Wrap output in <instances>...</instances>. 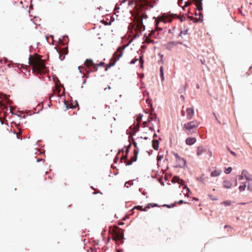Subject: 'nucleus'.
Returning a JSON list of instances; mask_svg holds the SVG:
<instances>
[{
  "mask_svg": "<svg viewBox=\"0 0 252 252\" xmlns=\"http://www.w3.org/2000/svg\"><path fill=\"white\" fill-rule=\"evenodd\" d=\"M45 60H42L40 56L37 54L30 56L29 63L32 66V71L38 74H45L47 71V68L45 64Z\"/></svg>",
  "mask_w": 252,
  "mask_h": 252,
  "instance_id": "f257e3e1",
  "label": "nucleus"
},
{
  "mask_svg": "<svg viewBox=\"0 0 252 252\" xmlns=\"http://www.w3.org/2000/svg\"><path fill=\"white\" fill-rule=\"evenodd\" d=\"M158 0H148L142 6L141 8H139L136 11L137 17L139 18L138 25L143 26V20L147 19L148 15L146 14V11H148L151 8H153L157 4Z\"/></svg>",
  "mask_w": 252,
  "mask_h": 252,
  "instance_id": "f03ea898",
  "label": "nucleus"
},
{
  "mask_svg": "<svg viewBox=\"0 0 252 252\" xmlns=\"http://www.w3.org/2000/svg\"><path fill=\"white\" fill-rule=\"evenodd\" d=\"M111 240L115 242V245H120L124 243V237L123 229L116 224L111 225Z\"/></svg>",
  "mask_w": 252,
  "mask_h": 252,
  "instance_id": "7ed1b4c3",
  "label": "nucleus"
},
{
  "mask_svg": "<svg viewBox=\"0 0 252 252\" xmlns=\"http://www.w3.org/2000/svg\"><path fill=\"white\" fill-rule=\"evenodd\" d=\"M124 48L121 46L117 48L116 51L113 54L111 57V67L114 66L116 62L122 57Z\"/></svg>",
  "mask_w": 252,
  "mask_h": 252,
  "instance_id": "20e7f679",
  "label": "nucleus"
},
{
  "mask_svg": "<svg viewBox=\"0 0 252 252\" xmlns=\"http://www.w3.org/2000/svg\"><path fill=\"white\" fill-rule=\"evenodd\" d=\"M159 206H160L157 203H150L147 204V205L144 208H143V206L141 205L135 206L133 209L130 210V212H132L134 209H136L140 211L145 212L147 211V210L150 209L151 207H159Z\"/></svg>",
  "mask_w": 252,
  "mask_h": 252,
  "instance_id": "39448f33",
  "label": "nucleus"
},
{
  "mask_svg": "<svg viewBox=\"0 0 252 252\" xmlns=\"http://www.w3.org/2000/svg\"><path fill=\"white\" fill-rule=\"evenodd\" d=\"M199 125V123L197 121H191L184 125V128L188 131H190L192 129L197 128Z\"/></svg>",
  "mask_w": 252,
  "mask_h": 252,
  "instance_id": "423d86ee",
  "label": "nucleus"
},
{
  "mask_svg": "<svg viewBox=\"0 0 252 252\" xmlns=\"http://www.w3.org/2000/svg\"><path fill=\"white\" fill-rule=\"evenodd\" d=\"M177 44L183 45V43L182 41H173L169 42L166 44V49L169 51H171L172 50L174 46H177Z\"/></svg>",
  "mask_w": 252,
  "mask_h": 252,
  "instance_id": "0eeeda50",
  "label": "nucleus"
},
{
  "mask_svg": "<svg viewBox=\"0 0 252 252\" xmlns=\"http://www.w3.org/2000/svg\"><path fill=\"white\" fill-rule=\"evenodd\" d=\"M178 164L174 166L175 168H184L187 165V160L184 158H180L176 160Z\"/></svg>",
  "mask_w": 252,
  "mask_h": 252,
  "instance_id": "6e6552de",
  "label": "nucleus"
},
{
  "mask_svg": "<svg viewBox=\"0 0 252 252\" xmlns=\"http://www.w3.org/2000/svg\"><path fill=\"white\" fill-rule=\"evenodd\" d=\"M187 118L188 120H191L194 115V107L187 108L186 109Z\"/></svg>",
  "mask_w": 252,
  "mask_h": 252,
  "instance_id": "1a4fd4ad",
  "label": "nucleus"
},
{
  "mask_svg": "<svg viewBox=\"0 0 252 252\" xmlns=\"http://www.w3.org/2000/svg\"><path fill=\"white\" fill-rule=\"evenodd\" d=\"M140 128V125L139 122H137L135 126H131L129 127V129H131V134L133 135H135L136 133L139 131Z\"/></svg>",
  "mask_w": 252,
  "mask_h": 252,
  "instance_id": "9d476101",
  "label": "nucleus"
},
{
  "mask_svg": "<svg viewBox=\"0 0 252 252\" xmlns=\"http://www.w3.org/2000/svg\"><path fill=\"white\" fill-rule=\"evenodd\" d=\"M139 60V59L135 57L134 59H132L130 62V64H134L136 62ZM144 61L143 59V56L140 57L139 59V63H140V68H143Z\"/></svg>",
  "mask_w": 252,
  "mask_h": 252,
  "instance_id": "9b49d317",
  "label": "nucleus"
},
{
  "mask_svg": "<svg viewBox=\"0 0 252 252\" xmlns=\"http://www.w3.org/2000/svg\"><path fill=\"white\" fill-rule=\"evenodd\" d=\"M85 64L88 67H93L94 69V71L96 70V64L94 63L92 60L87 59L85 62Z\"/></svg>",
  "mask_w": 252,
  "mask_h": 252,
  "instance_id": "f8f14e48",
  "label": "nucleus"
},
{
  "mask_svg": "<svg viewBox=\"0 0 252 252\" xmlns=\"http://www.w3.org/2000/svg\"><path fill=\"white\" fill-rule=\"evenodd\" d=\"M196 142V138L193 137H189L186 139V144L189 146L193 145Z\"/></svg>",
  "mask_w": 252,
  "mask_h": 252,
  "instance_id": "ddd939ff",
  "label": "nucleus"
},
{
  "mask_svg": "<svg viewBox=\"0 0 252 252\" xmlns=\"http://www.w3.org/2000/svg\"><path fill=\"white\" fill-rule=\"evenodd\" d=\"M222 186L226 189H230L232 186V183L227 180H224L222 182Z\"/></svg>",
  "mask_w": 252,
  "mask_h": 252,
  "instance_id": "4468645a",
  "label": "nucleus"
},
{
  "mask_svg": "<svg viewBox=\"0 0 252 252\" xmlns=\"http://www.w3.org/2000/svg\"><path fill=\"white\" fill-rule=\"evenodd\" d=\"M67 51L66 49L63 48L59 52V58L61 61L63 60L65 58V55L67 54Z\"/></svg>",
  "mask_w": 252,
  "mask_h": 252,
  "instance_id": "2eb2a0df",
  "label": "nucleus"
},
{
  "mask_svg": "<svg viewBox=\"0 0 252 252\" xmlns=\"http://www.w3.org/2000/svg\"><path fill=\"white\" fill-rule=\"evenodd\" d=\"M206 151V149H205L203 146H199L197 148L196 150V154L198 156H199L202 154V153L205 152Z\"/></svg>",
  "mask_w": 252,
  "mask_h": 252,
  "instance_id": "dca6fc26",
  "label": "nucleus"
},
{
  "mask_svg": "<svg viewBox=\"0 0 252 252\" xmlns=\"http://www.w3.org/2000/svg\"><path fill=\"white\" fill-rule=\"evenodd\" d=\"M137 29L139 31H140V32L137 34L135 36V38H138L139 37H140V36L142 34V32L145 31V26L144 25H143V26H140L139 25H138V27H137Z\"/></svg>",
  "mask_w": 252,
  "mask_h": 252,
  "instance_id": "f3484780",
  "label": "nucleus"
},
{
  "mask_svg": "<svg viewBox=\"0 0 252 252\" xmlns=\"http://www.w3.org/2000/svg\"><path fill=\"white\" fill-rule=\"evenodd\" d=\"M152 147L155 150L158 151L159 148L158 140L153 139L152 140Z\"/></svg>",
  "mask_w": 252,
  "mask_h": 252,
  "instance_id": "a211bd4d",
  "label": "nucleus"
},
{
  "mask_svg": "<svg viewBox=\"0 0 252 252\" xmlns=\"http://www.w3.org/2000/svg\"><path fill=\"white\" fill-rule=\"evenodd\" d=\"M150 35L155 38H160L159 36V33L157 32L155 30H152L150 32Z\"/></svg>",
  "mask_w": 252,
  "mask_h": 252,
  "instance_id": "6ab92c4d",
  "label": "nucleus"
},
{
  "mask_svg": "<svg viewBox=\"0 0 252 252\" xmlns=\"http://www.w3.org/2000/svg\"><path fill=\"white\" fill-rule=\"evenodd\" d=\"M134 156L135 157H133L131 158V161L128 162L127 161H124L125 164L126 166H129V165H131L133 162H135L137 160L138 156H137V155Z\"/></svg>",
  "mask_w": 252,
  "mask_h": 252,
  "instance_id": "aec40b11",
  "label": "nucleus"
},
{
  "mask_svg": "<svg viewBox=\"0 0 252 252\" xmlns=\"http://www.w3.org/2000/svg\"><path fill=\"white\" fill-rule=\"evenodd\" d=\"M132 139L133 140V146H134L135 149L133 151L134 155L138 156V153H139V148L137 146V143L134 141V139L133 138H132Z\"/></svg>",
  "mask_w": 252,
  "mask_h": 252,
  "instance_id": "412c9836",
  "label": "nucleus"
},
{
  "mask_svg": "<svg viewBox=\"0 0 252 252\" xmlns=\"http://www.w3.org/2000/svg\"><path fill=\"white\" fill-rule=\"evenodd\" d=\"M130 148H131L130 144H129L127 146H125V148L126 149V155L123 156L124 158L128 159V153L129 152V150H130Z\"/></svg>",
  "mask_w": 252,
  "mask_h": 252,
  "instance_id": "4be33fe9",
  "label": "nucleus"
},
{
  "mask_svg": "<svg viewBox=\"0 0 252 252\" xmlns=\"http://www.w3.org/2000/svg\"><path fill=\"white\" fill-rule=\"evenodd\" d=\"M159 75L160 77L161 81H164V70L163 67L162 66H160L159 68Z\"/></svg>",
  "mask_w": 252,
  "mask_h": 252,
  "instance_id": "5701e85b",
  "label": "nucleus"
},
{
  "mask_svg": "<svg viewBox=\"0 0 252 252\" xmlns=\"http://www.w3.org/2000/svg\"><path fill=\"white\" fill-rule=\"evenodd\" d=\"M221 173V171L215 170L211 173V177H217L219 176Z\"/></svg>",
  "mask_w": 252,
  "mask_h": 252,
  "instance_id": "b1692460",
  "label": "nucleus"
},
{
  "mask_svg": "<svg viewBox=\"0 0 252 252\" xmlns=\"http://www.w3.org/2000/svg\"><path fill=\"white\" fill-rule=\"evenodd\" d=\"M119 154L120 153H122V156L121 157V161L122 163L123 162V159H127L126 158H124V157H123L124 155H126V150H125L124 149H119Z\"/></svg>",
  "mask_w": 252,
  "mask_h": 252,
  "instance_id": "393cba45",
  "label": "nucleus"
},
{
  "mask_svg": "<svg viewBox=\"0 0 252 252\" xmlns=\"http://www.w3.org/2000/svg\"><path fill=\"white\" fill-rule=\"evenodd\" d=\"M199 17L198 18H196L195 20L193 21V23H197L202 22L203 18V14L202 13H201L200 14H199Z\"/></svg>",
  "mask_w": 252,
  "mask_h": 252,
  "instance_id": "a878e982",
  "label": "nucleus"
},
{
  "mask_svg": "<svg viewBox=\"0 0 252 252\" xmlns=\"http://www.w3.org/2000/svg\"><path fill=\"white\" fill-rule=\"evenodd\" d=\"M151 123L150 116H149L147 121H144L142 123V126L143 127H147V124Z\"/></svg>",
  "mask_w": 252,
  "mask_h": 252,
  "instance_id": "bb28decb",
  "label": "nucleus"
},
{
  "mask_svg": "<svg viewBox=\"0 0 252 252\" xmlns=\"http://www.w3.org/2000/svg\"><path fill=\"white\" fill-rule=\"evenodd\" d=\"M189 31V28H188L186 30H184V31L181 30L180 32V33H179V34L178 35V36L179 37H182V34H184V35L188 34Z\"/></svg>",
  "mask_w": 252,
  "mask_h": 252,
  "instance_id": "cd10ccee",
  "label": "nucleus"
},
{
  "mask_svg": "<svg viewBox=\"0 0 252 252\" xmlns=\"http://www.w3.org/2000/svg\"><path fill=\"white\" fill-rule=\"evenodd\" d=\"M158 23H159L158 22L156 23V25H155L156 27L154 29L157 32H158V33H159V32H161L163 30L162 28L158 27Z\"/></svg>",
  "mask_w": 252,
  "mask_h": 252,
  "instance_id": "c85d7f7f",
  "label": "nucleus"
},
{
  "mask_svg": "<svg viewBox=\"0 0 252 252\" xmlns=\"http://www.w3.org/2000/svg\"><path fill=\"white\" fill-rule=\"evenodd\" d=\"M247 187L246 183H244L239 187V189L240 191H244L246 189V188Z\"/></svg>",
  "mask_w": 252,
  "mask_h": 252,
  "instance_id": "c756f323",
  "label": "nucleus"
},
{
  "mask_svg": "<svg viewBox=\"0 0 252 252\" xmlns=\"http://www.w3.org/2000/svg\"><path fill=\"white\" fill-rule=\"evenodd\" d=\"M232 201L230 200H225L220 203V204L224 205L225 206H228L231 204Z\"/></svg>",
  "mask_w": 252,
  "mask_h": 252,
  "instance_id": "7c9ffc66",
  "label": "nucleus"
},
{
  "mask_svg": "<svg viewBox=\"0 0 252 252\" xmlns=\"http://www.w3.org/2000/svg\"><path fill=\"white\" fill-rule=\"evenodd\" d=\"M65 104L66 105V108H74L75 107L74 105H73L72 103H70L69 102H65Z\"/></svg>",
  "mask_w": 252,
  "mask_h": 252,
  "instance_id": "2f4dec72",
  "label": "nucleus"
},
{
  "mask_svg": "<svg viewBox=\"0 0 252 252\" xmlns=\"http://www.w3.org/2000/svg\"><path fill=\"white\" fill-rule=\"evenodd\" d=\"M245 173H247V174H248V172L246 170H243L242 171V174L241 175H239L238 177V179L239 180H242L244 179V176Z\"/></svg>",
  "mask_w": 252,
  "mask_h": 252,
  "instance_id": "473e14b6",
  "label": "nucleus"
},
{
  "mask_svg": "<svg viewBox=\"0 0 252 252\" xmlns=\"http://www.w3.org/2000/svg\"><path fill=\"white\" fill-rule=\"evenodd\" d=\"M174 180H175V182H177L178 183L179 181H181V182H184V180L182 179H181L179 176H175L173 177V179Z\"/></svg>",
  "mask_w": 252,
  "mask_h": 252,
  "instance_id": "72a5a7b5",
  "label": "nucleus"
},
{
  "mask_svg": "<svg viewBox=\"0 0 252 252\" xmlns=\"http://www.w3.org/2000/svg\"><path fill=\"white\" fill-rule=\"evenodd\" d=\"M232 168L231 167H228L225 168L224 172L225 174H228L232 171Z\"/></svg>",
  "mask_w": 252,
  "mask_h": 252,
  "instance_id": "f704fd0d",
  "label": "nucleus"
},
{
  "mask_svg": "<svg viewBox=\"0 0 252 252\" xmlns=\"http://www.w3.org/2000/svg\"><path fill=\"white\" fill-rule=\"evenodd\" d=\"M163 154H162V155H159V154H158V155L157 158V162H158V163H157V165H158V166H159V165H158V162H159V161H160V160L163 158Z\"/></svg>",
  "mask_w": 252,
  "mask_h": 252,
  "instance_id": "c9c22d12",
  "label": "nucleus"
},
{
  "mask_svg": "<svg viewBox=\"0 0 252 252\" xmlns=\"http://www.w3.org/2000/svg\"><path fill=\"white\" fill-rule=\"evenodd\" d=\"M250 175L249 173L247 174V173H245L244 176V178L246 179L248 181H252V178L247 175Z\"/></svg>",
  "mask_w": 252,
  "mask_h": 252,
  "instance_id": "e433bc0d",
  "label": "nucleus"
},
{
  "mask_svg": "<svg viewBox=\"0 0 252 252\" xmlns=\"http://www.w3.org/2000/svg\"><path fill=\"white\" fill-rule=\"evenodd\" d=\"M208 197L211 200H214V201H216L219 199V198L217 196L214 197V196H213V195L212 194H209L208 195Z\"/></svg>",
  "mask_w": 252,
  "mask_h": 252,
  "instance_id": "4c0bfd02",
  "label": "nucleus"
},
{
  "mask_svg": "<svg viewBox=\"0 0 252 252\" xmlns=\"http://www.w3.org/2000/svg\"><path fill=\"white\" fill-rule=\"evenodd\" d=\"M183 203L188 204L189 203L188 202H185L183 200H180L179 201H175L174 202V204H175V205L177 204H178L179 205H181Z\"/></svg>",
  "mask_w": 252,
  "mask_h": 252,
  "instance_id": "58836bf2",
  "label": "nucleus"
},
{
  "mask_svg": "<svg viewBox=\"0 0 252 252\" xmlns=\"http://www.w3.org/2000/svg\"><path fill=\"white\" fill-rule=\"evenodd\" d=\"M197 10H198L199 11H202L203 10L202 3H197Z\"/></svg>",
  "mask_w": 252,
  "mask_h": 252,
  "instance_id": "ea45409f",
  "label": "nucleus"
},
{
  "mask_svg": "<svg viewBox=\"0 0 252 252\" xmlns=\"http://www.w3.org/2000/svg\"><path fill=\"white\" fill-rule=\"evenodd\" d=\"M162 206L163 207H166L167 208H172L173 207H175V204L174 203H171L170 204H164L162 205Z\"/></svg>",
  "mask_w": 252,
  "mask_h": 252,
  "instance_id": "a19ab883",
  "label": "nucleus"
},
{
  "mask_svg": "<svg viewBox=\"0 0 252 252\" xmlns=\"http://www.w3.org/2000/svg\"><path fill=\"white\" fill-rule=\"evenodd\" d=\"M136 117H137V122H139V123L140 121L142 120V119L143 117V115L142 114H139L136 115Z\"/></svg>",
  "mask_w": 252,
  "mask_h": 252,
  "instance_id": "79ce46f5",
  "label": "nucleus"
},
{
  "mask_svg": "<svg viewBox=\"0 0 252 252\" xmlns=\"http://www.w3.org/2000/svg\"><path fill=\"white\" fill-rule=\"evenodd\" d=\"M133 184V181L131 180V181H126V183H125V187H126V188H128V186H127V185H129L130 186H131Z\"/></svg>",
  "mask_w": 252,
  "mask_h": 252,
  "instance_id": "37998d69",
  "label": "nucleus"
},
{
  "mask_svg": "<svg viewBox=\"0 0 252 252\" xmlns=\"http://www.w3.org/2000/svg\"><path fill=\"white\" fill-rule=\"evenodd\" d=\"M150 118H151V122L152 121H156L158 119L156 113H154V115L152 117H150Z\"/></svg>",
  "mask_w": 252,
  "mask_h": 252,
  "instance_id": "c03bdc74",
  "label": "nucleus"
},
{
  "mask_svg": "<svg viewBox=\"0 0 252 252\" xmlns=\"http://www.w3.org/2000/svg\"><path fill=\"white\" fill-rule=\"evenodd\" d=\"M227 149L231 155H232L233 156H234L235 157L236 156V155H237L236 153L235 152H234V151L231 150V149L228 147H227Z\"/></svg>",
  "mask_w": 252,
  "mask_h": 252,
  "instance_id": "a18cd8bd",
  "label": "nucleus"
},
{
  "mask_svg": "<svg viewBox=\"0 0 252 252\" xmlns=\"http://www.w3.org/2000/svg\"><path fill=\"white\" fill-rule=\"evenodd\" d=\"M196 180L198 181L201 182L202 183H204V178L202 177V176L197 177L196 178Z\"/></svg>",
  "mask_w": 252,
  "mask_h": 252,
  "instance_id": "49530a36",
  "label": "nucleus"
},
{
  "mask_svg": "<svg viewBox=\"0 0 252 252\" xmlns=\"http://www.w3.org/2000/svg\"><path fill=\"white\" fill-rule=\"evenodd\" d=\"M186 90V84L184 86L183 88L182 89H180L179 91L180 93H182L183 92H185Z\"/></svg>",
  "mask_w": 252,
  "mask_h": 252,
  "instance_id": "de8ad7c7",
  "label": "nucleus"
},
{
  "mask_svg": "<svg viewBox=\"0 0 252 252\" xmlns=\"http://www.w3.org/2000/svg\"><path fill=\"white\" fill-rule=\"evenodd\" d=\"M247 189L250 191H251V192L252 191V185L251 183H248Z\"/></svg>",
  "mask_w": 252,
  "mask_h": 252,
  "instance_id": "09e8293b",
  "label": "nucleus"
},
{
  "mask_svg": "<svg viewBox=\"0 0 252 252\" xmlns=\"http://www.w3.org/2000/svg\"><path fill=\"white\" fill-rule=\"evenodd\" d=\"M231 182L234 183V186L236 187L237 186V180L236 178H233L231 179Z\"/></svg>",
  "mask_w": 252,
  "mask_h": 252,
  "instance_id": "8fccbe9b",
  "label": "nucleus"
},
{
  "mask_svg": "<svg viewBox=\"0 0 252 252\" xmlns=\"http://www.w3.org/2000/svg\"><path fill=\"white\" fill-rule=\"evenodd\" d=\"M152 126L149 127V129L151 130V131L155 132V128L154 127L153 124H151Z\"/></svg>",
  "mask_w": 252,
  "mask_h": 252,
  "instance_id": "3c124183",
  "label": "nucleus"
},
{
  "mask_svg": "<svg viewBox=\"0 0 252 252\" xmlns=\"http://www.w3.org/2000/svg\"><path fill=\"white\" fill-rule=\"evenodd\" d=\"M238 13L241 14V15H242V16H245V15L243 13L242 10L241 8H239L238 9Z\"/></svg>",
  "mask_w": 252,
  "mask_h": 252,
  "instance_id": "603ef678",
  "label": "nucleus"
},
{
  "mask_svg": "<svg viewBox=\"0 0 252 252\" xmlns=\"http://www.w3.org/2000/svg\"><path fill=\"white\" fill-rule=\"evenodd\" d=\"M173 155L175 156L176 160L181 158L179 156V155L177 153H174Z\"/></svg>",
  "mask_w": 252,
  "mask_h": 252,
  "instance_id": "864d4df0",
  "label": "nucleus"
},
{
  "mask_svg": "<svg viewBox=\"0 0 252 252\" xmlns=\"http://www.w3.org/2000/svg\"><path fill=\"white\" fill-rule=\"evenodd\" d=\"M119 159V157H115V158H114L113 162L115 163H116L117 162V161Z\"/></svg>",
  "mask_w": 252,
  "mask_h": 252,
  "instance_id": "5fc2aeb1",
  "label": "nucleus"
},
{
  "mask_svg": "<svg viewBox=\"0 0 252 252\" xmlns=\"http://www.w3.org/2000/svg\"><path fill=\"white\" fill-rule=\"evenodd\" d=\"M117 224L118 225H122L124 224V222H123L122 221H118Z\"/></svg>",
  "mask_w": 252,
  "mask_h": 252,
  "instance_id": "6e6d98bb",
  "label": "nucleus"
},
{
  "mask_svg": "<svg viewBox=\"0 0 252 252\" xmlns=\"http://www.w3.org/2000/svg\"><path fill=\"white\" fill-rule=\"evenodd\" d=\"M104 64V63H102V62H101L100 63L97 64L96 65V68H97V67L98 66H102Z\"/></svg>",
  "mask_w": 252,
  "mask_h": 252,
  "instance_id": "4d7b16f0",
  "label": "nucleus"
},
{
  "mask_svg": "<svg viewBox=\"0 0 252 252\" xmlns=\"http://www.w3.org/2000/svg\"><path fill=\"white\" fill-rule=\"evenodd\" d=\"M179 20L181 22H183L185 20V16L183 15V16L182 17L179 18Z\"/></svg>",
  "mask_w": 252,
  "mask_h": 252,
  "instance_id": "13d9d810",
  "label": "nucleus"
},
{
  "mask_svg": "<svg viewBox=\"0 0 252 252\" xmlns=\"http://www.w3.org/2000/svg\"><path fill=\"white\" fill-rule=\"evenodd\" d=\"M183 0H178V4L179 6H181V4L183 3Z\"/></svg>",
  "mask_w": 252,
  "mask_h": 252,
  "instance_id": "bf43d9fd",
  "label": "nucleus"
},
{
  "mask_svg": "<svg viewBox=\"0 0 252 252\" xmlns=\"http://www.w3.org/2000/svg\"><path fill=\"white\" fill-rule=\"evenodd\" d=\"M186 188L187 189V192L191 194V192L190 190L189 189V188H188L187 186L186 187Z\"/></svg>",
  "mask_w": 252,
  "mask_h": 252,
  "instance_id": "052dcab7",
  "label": "nucleus"
},
{
  "mask_svg": "<svg viewBox=\"0 0 252 252\" xmlns=\"http://www.w3.org/2000/svg\"><path fill=\"white\" fill-rule=\"evenodd\" d=\"M3 96H4V98H7V96H6V95L2 94L0 93V98H2Z\"/></svg>",
  "mask_w": 252,
  "mask_h": 252,
  "instance_id": "680f3d73",
  "label": "nucleus"
},
{
  "mask_svg": "<svg viewBox=\"0 0 252 252\" xmlns=\"http://www.w3.org/2000/svg\"><path fill=\"white\" fill-rule=\"evenodd\" d=\"M3 96H4V98H7V96H6V95L2 94L0 93V98H2Z\"/></svg>",
  "mask_w": 252,
  "mask_h": 252,
  "instance_id": "e2e57ef3",
  "label": "nucleus"
},
{
  "mask_svg": "<svg viewBox=\"0 0 252 252\" xmlns=\"http://www.w3.org/2000/svg\"><path fill=\"white\" fill-rule=\"evenodd\" d=\"M139 138L140 139H144L145 140H147L149 139L148 137L147 136H145V137L140 136Z\"/></svg>",
  "mask_w": 252,
  "mask_h": 252,
  "instance_id": "0e129e2a",
  "label": "nucleus"
},
{
  "mask_svg": "<svg viewBox=\"0 0 252 252\" xmlns=\"http://www.w3.org/2000/svg\"><path fill=\"white\" fill-rule=\"evenodd\" d=\"M103 23L104 24V25H110V21H109V22H107V21H104L103 22Z\"/></svg>",
  "mask_w": 252,
  "mask_h": 252,
  "instance_id": "69168bd1",
  "label": "nucleus"
},
{
  "mask_svg": "<svg viewBox=\"0 0 252 252\" xmlns=\"http://www.w3.org/2000/svg\"><path fill=\"white\" fill-rule=\"evenodd\" d=\"M158 137V135L155 132L154 133L153 135V139H155L156 138Z\"/></svg>",
  "mask_w": 252,
  "mask_h": 252,
  "instance_id": "338daca9",
  "label": "nucleus"
},
{
  "mask_svg": "<svg viewBox=\"0 0 252 252\" xmlns=\"http://www.w3.org/2000/svg\"><path fill=\"white\" fill-rule=\"evenodd\" d=\"M208 154L209 155L210 157H211L212 155V153L211 151L209 150L208 151Z\"/></svg>",
  "mask_w": 252,
  "mask_h": 252,
  "instance_id": "774afa93",
  "label": "nucleus"
}]
</instances>
